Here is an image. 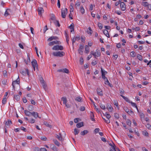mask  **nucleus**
<instances>
[{
  "label": "nucleus",
  "mask_w": 151,
  "mask_h": 151,
  "mask_svg": "<svg viewBox=\"0 0 151 151\" xmlns=\"http://www.w3.org/2000/svg\"><path fill=\"white\" fill-rule=\"evenodd\" d=\"M31 63L34 70H35V68L36 69L38 70V66L37 60L35 59H34L32 61Z\"/></svg>",
  "instance_id": "nucleus-1"
},
{
  "label": "nucleus",
  "mask_w": 151,
  "mask_h": 151,
  "mask_svg": "<svg viewBox=\"0 0 151 151\" xmlns=\"http://www.w3.org/2000/svg\"><path fill=\"white\" fill-rule=\"evenodd\" d=\"M52 54L55 56H59L61 57L64 55L65 53L64 52L62 51H58L54 52Z\"/></svg>",
  "instance_id": "nucleus-2"
},
{
  "label": "nucleus",
  "mask_w": 151,
  "mask_h": 151,
  "mask_svg": "<svg viewBox=\"0 0 151 151\" xmlns=\"http://www.w3.org/2000/svg\"><path fill=\"white\" fill-rule=\"evenodd\" d=\"M91 54L93 55L96 58V57L100 56L101 55L100 52L98 50H96V52H95L93 51H91Z\"/></svg>",
  "instance_id": "nucleus-3"
},
{
  "label": "nucleus",
  "mask_w": 151,
  "mask_h": 151,
  "mask_svg": "<svg viewBox=\"0 0 151 151\" xmlns=\"http://www.w3.org/2000/svg\"><path fill=\"white\" fill-rule=\"evenodd\" d=\"M68 12V9L65 8L61 9V16L63 18H65L66 17V14Z\"/></svg>",
  "instance_id": "nucleus-4"
},
{
  "label": "nucleus",
  "mask_w": 151,
  "mask_h": 151,
  "mask_svg": "<svg viewBox=\"0 0 151 151\" xmlns=\"http://www.w3.org/2000/svg\"><path fill=\"white\" fill-rule=\"evenodd\" d=\"M52 49L55 50H63V47L61 45H57L54 46L52 47Z\"/></svg>",
  "instance_id": "nucleus-5"
},
{
  "label": "nucleus",
  "mask_w": 151,
  "mask_h": 151,
  "mask_svg": "<svg viewBox=\"0 0 151 151\" xmlns=\"http://www.w3.org/2000/svg\"><path fill=\"white\" fill-rule=\"evenodd\" d=\"M101 69L102 78L104 80H106V79H107V78L105 77V73H107V72L105 71V70H103L102 68H101Z\"/></svg>",
  "instance_id": "nucleus-6"
},
{
  "label": "nucleus",
  "mask_w": 151,
  "mask_h": 151,
  "mask_svg": "<svg viewBox=\"0 0 151 151\" xmlns=\"http://www.w3.org/2000/svg\"><path fill=\"white\" fill-rule=\"evenodd\" d=\"M55 137L60 141H63L64 140V138L62 137L61 133H59V135L56 134Z\"/></svg>",
  "instance_id": "nucleus-7"
},
{
  "label": "nucleus",
  "mask_w": 151,
  "mask_h": 151,
  "mask_svg": "<svg viewBox=\"0 0 151 151\" xmlns=\"http://www.w3.org/2000/svg\"><path fill=\"white\" fill-rule=\"evenodd\" d=\"M20 73H22V74L24 76H25L26 75V73L27 74V75L29 76V70L28 69H26V71H24L23 70H22L20 71Z\"/></svg>",
  "instance_id": "nucleus-8"
},
{
  "label": "nucleus",
  "mask_w": 151,
  "mask_h": 151,
  "mask_svg": "<svg viewBox=\"0 0 151 151\" xmlns=\"http://www.w3.org/2000/svg\"><path fill=\"white\" fill-rule=\"evenodd\" d=\"M60 42L59 41H53L50 42L48 43V45L50 46H52L55 44H59Z\"/></svg>",
  "instance_id": "nucleus-9"
},
{
  "label": "nucleus",
  "mask_w": 151,
  "mask_h": 151,
  "mask_svg": "<svg viewBox=\"0 0 151 151\" xmlns=\"http://www.w3.org/2000/svg\"><path fill=\"white\" fill-rule=\"evenodd\" d=\"M97 93L100 96H102L103 95V93L102 90L99 88H98L97 89Z\"/></svg>",
  "instance_id": "nucleus-10"
},
{
  "label": "nucleus",
  "mask_w": 151,
  "mask_h": 151,
  "mask_svg": "<svg viewBox=\"0 0 151 151\" xmlns=\"http://www.w3.org/2000/svg\"><path fill=\"white\" fill-rule=\"evenodd\" d=\"M37 11L38 12V14L40 15H42V14L44 12L43 8L41 7H39Z\"/></svg>",
  "instance_id": "nucleus-11"
},
{
  "label": "nucleus",
  "mask_w": 151,
  "mask_h": 151,
  "mask_svg": "<svg viewBox=\"0 0 151 151\" xmlns=\"http://www.w3.org/2000/svg\"><path fill=\"white\" fill-rule=\"evenodd\" d=\"M120 7L122 11H124L126 9L125 5L124 3H121L120 5Z\"/></svg>",
  "instance_id": "nucleus-12"
},
{
  "label": "nucleus",
  "mask_w": 151,
  "mask_h": 151,
  "mask_svg": "<svg viewBox=\"0 0 151 151\" xmlns=\"http://www.w3.org/2000/svg\"><path fill=\"white\" fill-rule=\"evenodd\" d=\"M32 115L36 119L37 117L40 118L38 116V113L37 112L33 111L32 112Z\"/></svg>",
  "instance_id": "nucleus-13"
},
{
  "label": "nucleus",
  "mask_w": 151,
  "mask_h": 151,
  "mask_svg": "<svg viewBox=\"0 0 151 151\" xmlns=\"http://www.w3.org/2000/svg\"><path fill=\"white\" fill-rule=\"evenodd\" d=\"M90 116L91 119L93 121H94L95 120L94 118V115L92 111H90Z\"/></svg>",
  "instance_id": "nucleus-14"
},
{
  "label": "nucleus",
  "mask_w": 151,
  "mask_h": 151,
  "mask_svg": "<svg viewBox=\"0 0 151 151\" xmlns=\"http://www.w3.org/2000/svg\"><path fill=\"white\" fill-rule=\"evenodd\" d=\"M83 49V45H80L79 48L78 50L79 53L81 54L83 53V51L82 50Z\"/></svg>",
  "instance_id": "nucleus-15"
},
{
  "label": "nucleus",
  "mask_w": 151,
  "mask_h": 151,
  "mask_svg": "<svg viewBox=\"0 0 151 151\" xmlns=\"http://www.w3.org/2000/svg\"><path fill=\"white\" fill-rule=\"evenodd\" d=\"M5 124L6 126V128H8V126L9 127L10 124H12V121L10 120H8L7 122H6Z\"/></svg>",
  "instance_id": "nucleus-16"
},
{
  "label": "nucleus",
  "mask_w": 151,
  "mask_h": 151,
  "mask_svg": "<svg viewBox=\"0 0 151 151\" xmlns=\"http://www.w3.org/2000/svg\"><path fill=\"white\" fill-rule=\"evenodd\" d=\"M50 148L54 151H58V148L53 144L51 145Z\"/></svg>",
  "instance_id": "nucleus-17"
},
{
  "label": "nucleus",
  "mask_w": 151,
  "mask_h": 151,
  "mask_svg": "<svg viewBox=\"0 0 151 151\" xmlns=\"http://www.w3.org/2000/svg\"><path fill=\"white\" fill-rule=\"evenodd\" d=\"M24 112L25 114L27 116H30L32 115V112H29L28 110H25Z\"/></svg>",
  "instance_id": "nucleus-18"
},
{
  "label": "nucleus",
  "mask_w": 151,
  "mask_h": 151,
  "mask_svg": "<svg viewBox=\"0 0 151 151\" xmlns=\"http://www.w3.org/2000/svg\"><path fill=\"white\" fill-rule=\"evenodd\" d=\"M104 80L105 81V84L109 85V86L111 87L113 86L110 83L107 78L106 79V80Z\"/></svg>",
  "instance_id": "nucleus-19"
},
{
  "label": "nucleus",
  "mask_w": 151,
  "mask_h": 151,
  "mask_svg": "<svg viewBox=\"0 0 151 151\" xmlns=\"http://www.w3.org/2000/svg\"><path fill=\"white\" fill-rule=\"evenodd\" d=\"M104 116H105L109 120L110 118L111 117V116L107 112H106L105 114H103Z\"/></svg>",
  "instance_id": "nucleus-20"
},
{
  "label": "nucleus",
  "mask_w": 151,
  "mask_h": 151,
  "mask_svg": "<svg viewBox=\"0 0 151 151\" xmlns=\"http://www.w3.org/2000/svg\"><path fill=\"white\" fill-rule=\"evenodd\" d=\"M83 126V122H81L77 123L76 126L77 128H80Z\"/></svg>",
  "instance_id": "nucleus-21"
},
{
  "label": "nucleus",
  "mask_w": 151,
  "mask_h": 151,
  "mask_svg": "<svg viewBox=\"0 0 151 151\" xmlns=\"http://www.w3.org/2000/svg\"><path fill=\"white\" fill-rule=\"evenodd\" d=\"M53 141L54 144L57 146L59 147L60 145V143L56 139H53Z\"/></svg>",
  "instance_id": "nucleus-22"
},
{
  "label": "nucleus",
  "mask_w": 151,
  "mask_h": 151,
  "mask_svg": "<svg viewBox=\"0 0 151 151\" xmlns=\"http://www.w3.org/2000/svg\"><path fill=\"white\" fill-rule=\"evenodd\" d=\"M103 33L107 37H109L110 36L107 30L106 29H104L103 31Z\"/></svg>",
  "instance_id": "nucleus-23"
},
{
  "label": "nucleus",
  "mask_w": 151,
  "mask_h": 151,
  "mask_svg": "<svg viewBox=\"0 0 151 151\" xmlns=\"http://www.w3.org/2000/svg\"><path fill=\"white\" fill-rule=\"evenodd\" d=\"M89 47L88 45H86L85 46V52L86 53H88L89 52Z\"/></svg>",
  "instance_id": "nucleus-24"
},
{
  "label": "nucleus",
  "mask_w": 151,
  "mask_h": 151,
  "mask_svg": "<svg viewBox=\"0 0 151 151\" xmlns=\"http://www.w3.org/2000/svg\"><path fill=\"white\" fill-rule=\"evenodd\" d=\"M107 108L110 112H112V111L113 109L112 107L110 105L108 104L107 106Z\"/></svg>",
  "instance_id": "nucleus-25"
},
{
  "label": "nucleus",
  "mask_w": 151,
  "mask_h": 151,
  "mask_svg": "<svg viewBox=\"0 0 151 151\" xmlns=\"http://www.w3.org/2000/svg\"><path fill=\"white\" fill-rule=\"evenodd\" d=\"M61 100L63 101V104H66L67 102V99L65 97H63L61 98Z\"/></svg>",
  "instance_id": "nucleus-26"
},
{
  "label": "nucleus",
  "mask_w": 151,
  "mask_h": 151,
  "mask_svg": "<svg viewBox=\"0 0 151 151\" xmlns=\"http://www.w3.org/2000/svg\"><path fill=\"white\" fill-rule=\"evenodd\" d=\"M88 132L87 130H84L83 131H82L81 133V134L82 135H84L85 134H87Z\"/></svg>",
  "instance_id": "nucleus-27"
},
{
  "label": "nucleus",
  "mask_w": 151,
  "mask_h": 151,
  "mask_svg": "<svg viewBox=\"0 0 151 151\" xmlns=\"http://www.w3.org/2000/svg\"><path fill=\"white\" fill-rule=\"evenodd\" d=\"M121 96L127 102L130 103V100H129V99L128 98L125 97L122 95H121Z\"/></svg>",
  "instance_id": "nucleus-28"
},
{
  "label": "nucleus",
  "mask_w": 151,
  "mask_h": 151,
  "mask_svg": "<svg viewBox=\"0 0 151 151\" xmlns=\"http://www.w3.org/2000/svg\"><path fill=\"white\" fill-rule=\"evenodd\" d=\"M80 11L82 14L85 13V10L83 6H81L80 8Z\"/></svg>",
  "instance_id": "nucleus-29"
},
{
  "label": "nucleus",
  "mask_w": 151,
  "mask_h": 151,
  "mask_svg": "<svg viewBox=\"0 0 151 151\" xmlns=\"http://www.w3.org/2000/svg\"><path fill=\"white\" fill-rule=\"evenodd\" d=\"M24 62L26 64H28V63L30 62V58L29 57H28V56L27 58V60H26L25 59L24 60Z\"/></svg>",
  "instance_id": "nucleus-30"
},
{
  "label": "nucleus",
  "mask_w": 151,
  "mask_h": 151,
  "mask_svg": "<svg viewBox=\"0 0 151 151\" xmlns=\"http://www.w3.org/2000/svg\"><path fill=\"white\" fill-rule=\"evenodd\" d=\"M74 24L73 23H72V24L70 25V29H71L70 31L71 32H72L73 31H74Z\"/></svg>",
  "instance_id": "nucleus-31"
},
{
  "label": "nucleus",
  "mask_w": 151,
  "mask_h": 151,
  "mask_svg": "<svg viewBox=\"0 0 151 151\" xmlns=\"http://www.w3.org/2000/svg\"><path fill=\"white\" fill-rule=\"evenodd\" d=\"M14 98L15 99H16L17 101H19L20 99V96L19 95H16L14 96Z\"/></svg>",
  "instance_id": "nucleus-32"
},
{
  "label": "nucleus",
  "mask_w": 151,
  "mask_h": 151,
  "mask_svg": "<svg viewBox=\"0 0 151 151\" xmlns=\"http://www.w3.org/2000/svg\"><path fill=\"white\" fill-rule=\"evenodd\" d=\"M130 55L132 57H134L136 56V54L134 52L132 51L130 52Z\"/></svg>",
  "instance_id": "nucleus-33"
},
{
  "label": "nucleus",
  "mask_w": 151,
  "mask_h": 151,
  "mask_svg": "<svg viewBox=\"0 0 151 151\" xmlns=\"http://www.w3.org/2000/svg\"><path fill=\"white\" fill-rule=\"evenodd\" d=\"M54 23L56 26H58V27H60V24L59 22L58 21L56 20V21H55Z\"/></svg>",
  "instance_id": "nucleus-34"
},
{
  "label": "nucleus",
  "mask_w": 151,
  "mask_h": 151,
  "mask_svg": "<svg viewBox=\"0 0 151 151\" xmlns=\"http://www.w3.org/2000/svg\"><path fill=\"white\" fill-rule=\"evenodd\" d=\"M44 124L47 127H49L50 128H51L52 127V126L49 124L47 122H44Z\"/></svg>",
  "instance_id": "nucleus-35"
},
{
  "label": "nucleus",
  "mask_w": 151,
  "mask_h": 151,
  "mask_svg": "<svg viewBox=\"0 0 151 151\" xmlns=\"http://www.w3.org/2000/svg\"><path fill=\"white\" fill-rule=\"evenodd\" d=\"M82 98L80 97H77L75 99V100L78 102H81V101Z\"/></svg>",
  "instance_id": "nucleus-36"
},
{
  "label": "nucleus",
  "mask_w": 151,
  "mask_h": 151,
  "mask_svg": "<svg viewBox=\"0 0 151 151\" xmlns=\"http://www.w3.org/2000/svg\"><path fill=\"white\" fill-rule=\"evenodd\" d=\"M137 58L140 60L142 61V55L139 54H137Z\"/></svg>",
  "instance_id": "nucleus-37"
},
{
  "label": "nucleus",
  "mask_w": 151,
  "mask_h": 151,
  "mask_svg": "<svg viewBox=\"0 0 151 151\" xmlns=\"http://www.w3.org/2000/svg\"><path fill=\"white\" fill-rule=\"evenodd\" d=\"M131 104V105L133 106H134V107H136L137 110L138 111V108L137 107V106L136 104L134 103H133L132 102H130Z\"/></svg>",
  "instance_id": "nucleus-38"
},
{
  "label": "nucleus",
  "mask_w": 151,
  "mask_h": 151,
  "mask_svg": "<svg viewBox=\"0 0 151 151\" xmlns=\"http://www.w3.org/2000/svg\"><path fill=\"white\" fill-rule=\"evenodd\" d=\"M127 124L128 126H131V122L129 119H127Z\"/></svg>",
  "instance_id": "nucleus-39"
},
{
  "label": "nucleus",
  "mask_w": 151,
  "mask_h": 151,
  "mask_svg": "<svg viewBox=\"0 0 151 151\" xmlns=\"http://www.w3.org/2000/svg\"><path fill=\"white\" fill-rule=\"evenodd\" d=\"M10 9H7L5 11L4 15L5 17H7L8 15H9V14L8 13V11H10Z\"/></svg>",
  "instance_id": "nucleus-40"
},
{
  "label": "nucleus",
  "mask_w": 151,
  "mask_h": 151,
  "mask_svg": "<svg viewBox=\"0 0 151 151\" xmlns=\"http://www.w3.org/2000/svg\"><path fill=\"white\" fill-rule=\"evenodd\" d=\"M79 132V130H78L77 129H74V134L75 135L78 134Z\"/></svg>",
  "instance_id": "nucleus-41"
},
{
  "label": "nucleus",
  "mask_w": 151,
  "mask_h": 151,
  "mask_svg": "<svg viewBox=\"0 0 151 151\" xmlns=\"http://www.w3.org/2000/svg\"><path fill=\"white\" fill-rule=\"evenodd\" d=\"M50 19L51 20H52L54 22L55 21H56V20L55 19V17L54 15H53L51 17Z\"/></svg>",
  "instance_id": "nucleus-42"
},
{
  "label": "nucleus",
  "mask_w": 151,
  "mask_h": 151,
  "mask_svg": "<svg viewBox=\"0 0 151 151\" xmlns=\"http://www.w3.org/2000/svg\"><path fill=\"white\" fill-rule=\"evenodd\" d=\"M114 117L116 119H118L119 118V114L116 113H115L114 114Z\"/></svg>",
  "instance_id": "nucleus-43"
},
{
  "label": "nucleus",
  "mask_w": 151,
  "mask_h": 151,
  "mask_svg": "<svg viewBox=\"0 0 151 151\" xmlns=\"http://www.w3.org/2000/svg\"><path fill=\"white\" fill-rule=\"evenodd\" d=\"M143 134L146 136L147 137L148 136V133L146 131H143L142 133Z\"/></svg>",
  "instance_id": "nucleus-44"
},
{
  "label": "nucleus",
  "mask_w": 151,
  "mask_h": 151,
  "mask_svg": "<svg viewBox=\"0 0 151 151\" xmlns=\"http://www.w3.org/2000/svg\"><path fill=\"white\" fill-rule=\"evenodd\" d=\"M98 27H99V28L100 29H102L103 26L102 24L101 23H98Z\"/></svg>",
  "instance_id": "nucleus-45"
},
{
  "label": "nucleus",
  "mask_w": 151,
  "mask_h": 151,
  "mask_svg": "<svg viewBox=\"0 0 151 151\" xmlns=\"http://www.w3.org/2000/svg\"><path fill=\"white\" fill-rule=\"evenodd\" d=\"M63 72L66 73H68L69 71L68 69L67 68H65L63 69Z\"/></svg>",
  "instance_id": "nucleus-46"
},
{
  "label": "nucleus",
  "mask_w": 151,
  "mask_h": 151,
  "mask_svg": "<svg viewBox=\"0 0 151 151\" xmlns=\"http://www.w3.org/2000/svg\"><path fill=\"white\" fill-rule=\"evenodd\" d=\"M102 118L106 123L107 124H109L110 123V120L107 119L106 120L105 119V118H104L103 117H102Z\"/></svg>",
  "instance_id": "nucleus-47"
},
{
  "label": "nucleus",
  "mask_w": 151,
  "mask_h": 151,
  "mask_svg": "<svg viewBox=\"0 0 151 151\" xmlns=\"http://www.w3.org/2000/svg\"><path fill=\"white\" fill-rule=\"evenodd\" d=\"M40 139L43 141H46L47 140V138L45 136H43L41 137Z\"/></svg>",
  "instance_id": "nucleus-48"
},
{
  "label": "nucleus",
  "mask_w": 151,
  "mask_h": 151,
  "mask_svg": "<svg viewBox=\"0 0 151 151\" xmlns=\"http://www.w3.org/2000/svg\"><path fill=\"white\" fill-rule=\"evenodd\" d=\"M97 63V61L93 60L91 63V64L93 65H95Z\"/></svg>",
  "instance_id": "nucleus-49"
},
{
  "label": "nucleus",
  "mask_w": 151,
  "mask_h": 151,
  "mask_svg": "<svg viewBox=\"0 0 151 151\" xmlns=\"http://www.w3.org/2000/svg\"><path fill=\"white\" fill-rule=\"evenodd\" d=\"M80 5V2H78L76 3L75 5V6L76 9H77V7L79 6Z\"/></svg>",
  "instance_id": "nucleus-50"
},
{
  "label": "nucleus",
  "mask_w": 151,
  "mask_h": 151,
  "mask_svg": "<svg viewBox=\"0 0 151 151\" xmlns=\"http://www.w3.org/2000/svg\"><path fill=\"white\" fill-rule=\"evenodd\" d=\"M144 4L143 6L145 7H147L149 4H148V3L147 2H143Z\"/></svg>",
  "instance_id": "nucleus-51"
},
{
  "label": "nucleus",
  "mask_w": 151,
  "mask_h": 151,
  "mask_svg": "<svg viewBox=\"0 0 151 151\" xmlns=\"http://www.w3.org/2000/svg\"><path fill=\"white\" fill-rule=\"evenodd\" d=\"M100 107L101 108L103 109H105V107L104 105L103 104H101L100 105Z\"/></svg>",
  "instance_id": "nucleus-52"
},
{
  "label": "nucleus",
  "mask_w": 151,
  "mask_h": 151,
  "mask_svg": "<svg viewBox=\"0 0 151 151\" xmlns=\"http://www.w3.org/2000/svg\"><path fill=\"white\" fill-rule=\"evenodd\" d=\"M28 122L31 123H34L35 122V120L33 119L32 118L29 120Z\"/></svg>",
  "instance_id": "nucleus-53"
},
{
  "label": "nucleus",
  "mask_w": 151,
  "mask_h": 151,
  "mask_svg": "<svg viewBox=\"0 0 151 151\" xmlns=\"http://www.w3.org/2000/svg\"><path fill=\"white\" fill-rule=\"evenodd\" d=\"M70 12H73V10H74V8L73 7V6H72V5L70 6Z\"/></svg>",
  "instance_id": "nucleus-54"
},
{
  "label": "nucleus",
  "mask_w": 151,
  "mask_h": 151,
  "mask_svg": "<svg viewBox=\"0 0 151 151\" xmlns=\"http://www.w3.org/2000/svg\"><path fill=\"white\" fill-rule=\"evenodd\" d=\"M140 116L141 119L144 118L145 114L142 113H140Z\"/></svg>",
  "instance_id": "nucleus-55"
},
{
  "label": "nucleus",
  "mask_w": 151,
  "mask_h": 151,
  "mask_svg": "<svg viewBox=\"0 0 151 151\" xmlns=\"http://www.w3.org/2000/svg\"><path fill=\"white\" fill-rule=\"evenodd\" d=\"M28 107L29 110L30 111H32L33 110V106L32 105H29Z\"/></svg>",
  "instance_id": "nucleus-56"
},
{
  "label": "nucleus",
  "mask_w": 151,
  "mask_h": 151,
  "mask_svg": "<svg viewBox=\"0 0 151 151\" xmlns=\"http://www.w3.org/2000/svg\"><path fill=\"white\" fill-rule=\"evenodd\" d=\"M6 98H4L2 101V103L3 104H5L6 103Z\"/></svg>",
  "instance_id": "nucleus-57"
},
{
  "label": "nucleus",
  "mask_w": 151,
  "mask_h": 151,
  "mask_svg": "<svg viewBox=\"0 0 151 151\" xmlns=\"http://www.w3.org/2000/svg\"><path fill=\"white\" fill-rule=\"evenodd\" d=\"M3 75L4 77L7 76V72L6 70H4L3 72Z\"/></svg>",
  "instance_id": "nucleus-58"
},
{
  "label": "nucleus",
  "mask_w": 151,
  "mask_h": 151,
  "mask_svg": "<svg viewBox=\"0 0 151 151\" xmlns=\"http://www.w3.org/2000/svg\"><path fill=\"white\" fill-rule=\"evenodd\" d=\"M85 107L82 106L81 107L80 110L81 111H83L85 110Z\"/></svg>",
  "instance_id": "nucleus-59"
},
{
  "label": "nucleus",
  "mask_w": 151,
  "mask_h": 151,
  "mask_svg": "<svg viewBox=\"0 0 151 151\" xmlns=\"http://www.w3.org/2000/svg\"><path fill=\"white\" fill-rule=\"evenodd\" d=\"M34 151H40V148L37 147H35V148L34 149Z\"/></svg>",
  "instance_id": "nucleus-60"
},
{
  "label": "nucleus",
  "mask_w": 151,
  "mask_h": 151,
  "mask_svg": "<svg viewBox=\"0 0 151 151\" xmlns=\"http://www.w3.org/2000/svg\"><path fill=\"white\" fill-rule=\"evenodd\" d=\"M53 39V36L51 37L48 39L47 41H52Z\"/></svg>",
  "instance_id": "nucleus-61"
},
{
  "label": "nucleus",
  "mask_w": 151,
  "mask_h": 151,
  "mask_svg": "<svg viewBox=\"0 0 151 151\" xmlns=\"http://www.w3.org/2000/svg\"><path fill=\"white\" fill-rule=\"evenodd\" d=\"M76 40V38L75 37L73 38L72 39V43L73 45L74 43L75 42Z\"/></svg>",
  "instance_id": "nucleus-62"
},
{
  "label": "nucleus",
  "mask_w": 151,
  "mask_h": 151,
  "mask_svg": "<svg viewBox=\"0 0 151 151\" xmlns=\"http://www.w3.org/2000/svg\"><path fill=\"white\" fill-rule=\"evenodd\" d=\"M116 46L117 48H120L121 47V44L120 43H118L117 44Z\"/></svg>",
  "instance_id": "nucleus-63"
},
{
  "label": "nucleus",
  "mask_w": 151,
  "mask_h": 151,
  "mask_svg": "<svg viewBox=\"0 0 151 151\" xmlns=\"http://www.w3.org/2000/svg\"><path fill=\"white\" fill-rule=\"evenodd\" d=\"M40 151H47V150L45 148H41L40 149Z\"/></svg>",
  "instance_id": "nucleus-64"
}]
</instances>
